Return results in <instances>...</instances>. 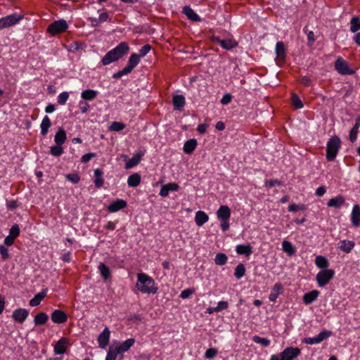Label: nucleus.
<instances>
[{"mask_svg":"<svg viewBox=\"0 0 360 360\" xmlns=\"http://www.w3.org/2000/svg\"><path fill=\"white\" fill-rule=\"evenodd\" d=\"M129 51V46L127 42L122 41L116 47L109 51L102 58L103 65H108L122 58Z\"/></svg>","mask_w":360,"mask_h":360,"instance_id":"obj_1","label":"nucleus"},{"mask_svg":"<svg viewBox=\"0 0 360 360\" xmlns=\"http://www.w3.org/2000/svg\"><path fill=\"white\" fill-rule=\"evenodd\" d=\"M136 287L142 293L155 294L158 291L155 281L144 273L137 274Z\"/></svg>","mask_w":360,"mask_h":360,"instance_id":"obj_2","label":"nucleus"},{"mask_svg":"<svg viewBox=\"0 0 360 360\" xmlns=\"http://www.w3.org/2000/svg\"><path fill=\"white\" fill-rule=\"evenodd\" d=\"M341 141L337 136L331 137L326 147V159L328 161H333L340 148Z\"/></svg>","mask_w":360,"mask_h":360,"instance_id":"obj_3","label":"nucleus"},{"mask_svg":"<svg viewBox=\"0 0 360 360\" xmlns=\"http://www.w3.org/2000/svg\"><path fill=\"white\" fill-rule=\"evenodd\" d=\"M300 352L298 347H289L278 354L271 355L270 360H293Z\"/></svg>","mask_w":360,"mask_h":360,"instance_id":"obj_4","label":"nucleus"},{"mask_svg":"<svg viewBox=\"0 0 360 360\" xmlns=\"http://www.w3.org/2000/svg\"><path fill=\"white\" fill-rule=\"evenodd\" d=\"M335 275V271L330 269H326L319 271L316 276L318 285L323 287L326 285Z\"/></svg>","mask_w":360,"mask_h":360,"instance_id":"obj_5","label":"nucleus"},{"mask_svg":"<svg viewBox=\"0 0 360 360\" xmlns=\"http://www.w3.org/2000/svg\"><path fill=\"white\" fill-rule=\"evenodd\" d=\"M68 28V25L65 20H56L51 22L47 27V32L51 35L65 32Z\"/></svg>","mask_w":360,"mask_h":360,"instance_id":"obj_6","label":"nucleus"},{"mask_svg":"<svg viewBox=\"0 0 360 360\" xmlns=\"http://www.w3.org/2000/svg\"><path fill=\"white\" fill-rule=\"evenodd\" d=\"M335 68L340 75H352L354 74L355 71L349 67L348 63L342 57H338L335 62Z\"/></svg>","mask_w":360,"mask_h":360,"instance_id":"obj_7","label":"nucleus"},{"mask_svg":"<svg viewBox=\"0 0 360 360\" xmlns=\"http://www.w3.org/2000/svg\"><path fill=\"white\" fill-rule=\"evenodd\" d=\"M332 335L330 330H324L321 331L316 337L314 338H306L304 342L309 345L318 344L326 340Z\"/></svg>","mask_w":360,"mask_h":360,"instance_id":"obj_8","label":"nucleus"},{"mask_svg":"<svg viewBox=\"0 0 360 360\" xmlns=\"http://www.w3.org/2000/svg\"><path fill=\"white\" fill-rule=\"evenodd\" d=\"M22 18L23 15L14 13L0 18V20L4 28H6L17 24Z\"/></svg>","mask_w":360,"mask_h":360,"instance_id":"obj_9","label":"nucleus"},{"mask_svg":"<svg viewBox=\"0 0 360 360\" xmlns=\"http://www.w3.org/2000/svg\"><path fill=\"white\" fill-rule=\"evenodd\" d=\"M212 40L214 42L218 43L220 46L226 50H230L238 46V43L232 39H221L218 36H213Z\"/></svg>","mask_w":360,"mask_h":360,"instance_id":"obj_10","label":"nucleus"},{"mask_svg":"<svg viewBox=\"0 0 360 360\" xmlns=\"http://www.w3.org/2000/svg\"><path fill=\"white\" fill-rule=\"evenodd\" d=\"M110 338V331L108 327H105L97 338L98 347L105 349L109 345Z\"/></svg>","mask_w":360,"mask_h":360,"instance_id":"obj_11","label":"nucleus"},{"mask_svg":"<svg viewBox=\"0 0 360 360\" xmlns=\"http://www.w3.org/2000/svg\"><path fill=\"white\" fill-rule=\"evenodd\" d=\"M29 311L24 308H18L13 311L12 318L14 321L22 323L28 317Z\"/></svg>","mask_w":360,"mask_h":360,"instance_id":"obj_12","label":"nucleus"},{"mask_svg":"<svg viewBox=\"0 0 360 360\" xmlns=\"http://www.w3.org/2000/svg\"><path fill=\"white\" fill-rule=\"evenodd\" d=\"M51 320L55 323H63L68 321V316L65 311L55 309L51 314Z\"/></svg>","mask_w":360,"mask_h":360,"instance_id":"obj_13","label":"nucleus"},{"mask_svg":"<svg viewBox=\"0 0 360 360\" xmlns=\"http://www.w3.org/2000/svg\"><path fill=\"white\" fill-rule=\"evenodd\" d=\"M134 338H129L113 349L117 354H122L127 352L134 345Z\"/></svg>","mask_w":360,"mask_h":360,"instance_id":"obj_14","label":"nucleus"},{"mask_svg":"<svg viewBox=\"0 0 360 360\" xmlns=\"http://www.w3.org/2000/svg\"><path fill=\"white\" fill-rule=\"evenodd\" d=\"M69 345V340L67 338H60L54 347V352L56 354H63L66 352Z\"/></svg>","mask_w":360,"mask_h":360,"instance_id":"obj_15","label":"nucleus"},{"mask_svg":"<svg viewBox=\"0 0 360 360\" xmlns=\"http://www.w3.org/2000/svg\"><path fill=\"white\" fill-rule=\"evenodd\" d=\"M276 53L278 63H283L286 56V50L283 41H278L276 43Z\"/></svg>","mask_w":360,"mask_h":360,"instance_id":"obj_16","label":"nucleus"},{"mask_svg":"<svg viewBox=\"0 0 360 360\" xmlns=\"http://www.w3.org/2000/svg\"><path fill=\"white\" fill-rule=\"evenodd\" d=\"M127 205V203L125 200L122 199H117L114 201L111 204H110L108 207V211L109 212H116L120 210L125 208Z\"/></svg>","mask_w":360,"mask_h":360,"instance_id":"obj_17","label":"nucleus"},{"mask_svg":"<svg viewBox=\"0 0 360 360\" xmlns=\"http://www.w3.org/2000/svg\"><path fill=\"white\" fill-rule=\"evenodd\" d=\"M351 221L354 226H360V207L359 205H354L352 211Z\"/></svg>","mask_w":360,"mask_h":360,"instance_id":"obj_18","label":"nucleus"},{"mask_svg":"<svg viewBox=\"0 0 360 360\" xmlns=\"http://www.w3.org/2000/svg\"><path fill=\"white\" fill-rule=\"evenodd\" d=\"M182 12L189 20L193 22L201 21L200 17L189 6H184Z\"/></svg>","mask_w":360,"mask_h":360,"instance_id":"obj_19","label":"nucleus"},{"mask_svg":"<svg viewBox=\"0 0 360 360\" xmlns=\"http://www.w3.org/2000/svg\"><path fill=\"white\" fill-rule=\"evenodd\" d=\"M217 218L219 220L229 219L231 217V210L227 205H221L217 212Z\"/></svg>","mask_w":360,"mask_h":360,"instance_id":"obj_20","label":"nucleus"},{"mask_svg":"<svg viewBox=\"0 0 360 360\" xmlns=\"http://www.w3.org/2000/svg\"><path fill=\"white\" fill-rule=\"evenodd\" d=\"M345 203V199L342 195H338L335 198L330 199L327 203L328 207L340 208Z\"/></svg>","mask_w":360,"mask_h":360,"instance_id":"obj_21","label":"nucleus"},{"mask_svg":"<svg viewBox=\"0 0 360 360\" xmlns=\"http://www.w3.org/2000/svg\"><path fill=\"white\" fill-rule=\"evenodd\" d=\"M140 61V56H139L137 53H132L131 54L130 57L128 60V63L124 67L129 72H131L133 69L139 64Z\"/></svg>","mask_w":360,"mask_h":360,"instance_id":"obj_22","label":"nucleus"},{"mask_svg":"<svg viewBox=\"0 0 360 360\" xmlns=\"http://www.w3.org/2000/svg\"><path fill=\"white\" fill-rule=\"evenodd\" d=\"M319 291L317 290H313L307 293H305L303 296V302L305 304H311L314 302L318 296L319 295Z\"/></svg>","mask_w":360,"mask_h":360,"instance_id":"obj_23","label":"nucleus"},{"mask_svg":"<svg viewBox=\"0 0 360 360\" xmlns=\"http://www.w3.org/2000/svg\"><path fill=\"white\" fill-rule=\"evenodd\" d=\"M47 289H43L40 292L37 293L30 301V305L32 307L38 306L41 301L46 296Z\"/></svg>","mask_w":360,"mask_h":360,"instance_id":"obj_24","label":"nucleus"},{"mask_svg":"<svg viewBox=\"0 0 360 360\" xmlns=\"http://www.w3.org/2000/svg\"><path fill=\"white\" fill-rule=\"evenodd\" d=\"M209 219L208 215L203 211H198L195 213V221L198 226H202Z\"/></svg>","mask_w":360,"mask_h":360,"instance_id":"obj_25","label":"nucleus"},{"mask_svg":"<svg viewBox=\"0 0 360 360\" xmlns=\"http://www.w3.org/2000/svg\"><path fill=\"white\" fill-rule=\"evenodd\" d=\"M197 147V141L195 139H191L185 142L184 145V151L186 154H191Z\"/></svg>","mask_w":360,"mask_h":360,"instance_id":"obj_26","label":"nucleus"},{"mask_svg":"<svg viewBox=\"0 0 360 360\" xmlns=\"http://www.w3.org/2000/svg\"><path fill=\"white\" fill-rule=\"evenodd\" d=\"M142 158L141 153H136L133 155L125 164V169H131L136 166L141 161Z\"/></svg>","mask_w":360,"mask_h":360,"instance_id":"obj_27","label":"nucleus"},{"mask_svg":"<svg viewBox=\"0 0 360 360\" xmlns=\"http://www.w3.org/2000/svg\"><path fill=\"white\" fill-rule=\"evenodd\" d=\"M49 320V316L45 312L38 313L34 319L35 326H42L46 323Z\"/></svg>","mask_w":360,"mask_h":360,"instance_id":"obj_28","label":"nucleus"},{"mask_svg":"<svg viewBox=\"0 0 360 360\" xmlns=\"http://www.w3.org/2000/svg\"><path fill=\"white\" fill-rule=\"evenodd\" d=\"M98 96V91L93 89H86L82 92L81 97L85 101H93Z\"/></svg>","mask_w":360,"mask_h":360,"instance_id":"obj_29","label":"nucleus"},{"mask_svg":"<svg viewBox=\"0 0 360 360\" xmlns=\"http://www.w3.org/2000/svg\"><path fill=\"white\" fill-rule=\"evenodd\" d=\"M354 247V243L350 240H343L339 243V248L346 253H349Z\"/></svg>","mask_w":360,"mask_h":360,"instance_id":"obj_30","label":"nucleus"},{"mask_svg":"<svg viewBox=\"0 0 360 360\" xmlns=\"http://www.w3.org/2000/svg\"><path fill=\"white\" fill-rule=\"evenodd\" d=\"M103 172L101 169H96L94 170V184L96 188H101L104 184V179H103Z\"/></svg>","mask_w":360,"mask_h":360,"instance_id":"obj_31","label":"nucleus"},{"mask_svg":"<svg viewBox=\"0 0 360 360\" xmlns=\"http://www.w3.org/2000/svg\"><path fill=\"white\" fill-rule=\"evenodd\" d=\"M51 120L49 119V117L46 115L41 122V134L42 136H46L49 131V127H51Z\"/></svg>","mask_w":360,"mask_h":360,"instance_id":"obj_32","label":"nucleus"},{"mask_svg":"<svg viewBox=\"0 0 360 360\" xmlns=\"http://www.w3.org/2000/svg\"><path fill=\"white\" fill-rule=\"evenodd\" d=\"M67 139L66 132L64 129H60L56 134L54 141L57 145H62Z\"/></svg>","mask_w":360,"mask_h":360,"instance_id":"obj_33","label":"nucleus"},{"mask_svg":"<svg viewBox=\"0 0 360 360\" xmlns=\"http://www.w3.org/2000/svg\"><path fill=\"white\" fill-rule=\"evenodd\" d=\"M141 183V176L138 173L130 175L127 179V184L130 187H136Z\"/></svg>","mask_w":360,"mask_h":360,"instance_id":"obj_34","label":"nucleus"},{"mask_svg":"<svg viewBox=\"0 0 360 360\" xmlns=\"http://www.w3.org/2000/svg\"><path fill=\"white\" fill-rule=\"evenodd\" d=\"M236 250L238 255L249 256L252 253V247L250 245H238Z\"/></svg>","mask_w":360,"mask_h":360,"instance_id":"obj_35","label":"nucleus"},{"mask_svg":"<svg viewBox=\"0 0 360 360\" xmlns=\"http://www.w3.org/2000/svg\"><path fill=\"white\" fill-rule=\"evenodd\" d=\"M283 250L286 252L289 256L295 255L296 250L292 243L288 240H283L282 243Z\"/></svg>","mask_w":360,"mask_h":360,"instance_id":"obj_36","label":"nucleus"},{"mask_svg":"<svg viewBox=\"0 0 360 360\" xmlns=\"http://www.w3.org/2000/svg\"><path fill=\"white\" fill-rule=\"evenodd\" d=\"M172 102L175 108L180 109L185 105V98L182 95H176L173 97Z\"/></svg>","mask_w":360,"mask_h":360,"instance_id":"obj_37","label":"nucleus"},{"mask_svg":"<svg viewBox=\"0 0 360 360\" xmlns=\"http://www.w3.org/2000/svg\"><path fill=\"white\" fill-rule=\"evenodd\" d=\"M316 265L320 269H326L329 266L328 260L323 256H317L315 259Z\"/></svg>","mask_w":360,"mask_h":360,"instance_id":"obj_38","label":"nucleus"},{"mask_svg":"<svg viewBox=\"0 0 360 360\" xmlns=\"http://www.w3.org/2000/svg\"><path fill=\"white\" fill-rule=\"evenodd\" d=\"M98 269L100 271L101 276L104 279H108L111 276L110 270L108 266H107L103 263H100L98 265Z\"/></svg>","mask_w":360,"mask_h":360,"instance_id":"obj_39","label":"nucleus"},{"mask_svg":"<svg viewBox=\"0 0 360 360\" xmlns=\"http://www.w3.org/2000/svg\"><path fill=\"white\" fill-rule=\"evenodd\" d=\"M291 103L292 106L295 109H300L303 108V103L300 97L296 94H292L291 95Z\"/></svg>","mask_w":360,"mask_h":360,"instance_id":"obj_40","label":"nucleus"},{"mask_svg":"<svg viewBox=\"0 0 360 360\" xmlns=\"http://www.w3.org/2000/svg\"><path fill=\"white\" fill-rule=\"evenodd\" d=\"M350 31L352 32H356L360 30V19L357 16H354L351 19L350 21Z\"/></svg>","mask_w":360,"mask_h":360,"instance_id":"obj_41","label":"nucleus"},{"mask_svg":"<svg viewBox=\"0 0 360 360\" xmlns=\"http://www.w3.org/2000/svg\"><path fill=\"white\" fill-rule=\"evenodd\" d=\"M228 260L227 256L224 253H217L214 258V262L217 265H224Z\"/></svg>","mask_w":360,"mask_h":360,"instance_id":"obj_42","label":"nucleus"},{"mask_svg":"<svg viewBox=\"0 0 360 360\" xmlns=\"http://www.w3.org/2000/svg\"><path fill=\"white\" fill-rule=\"evenodd\" d=\"M359 127H360V125H359V124L355 123L354 127L350 130L349 140L352 143L355 142L357 139V135L359 133Z\"/></svg>","mask_w":360,"mask_h":360,"instance_id":"obj_43","label":"nucleus"},{"mask_svg":"<svg viewBox=\"0 0 360 360\" xmlns=\"http://www.w3.org/2000/svg\"><path fill=\"white\" fill-rule=\"evenodd\" d=\"M64 150L61 145H56L51 147V154L55 157H59L63 153Z\"/></svg>","mask_w":360,"mask_h":360,"instance_id":"obj_44","label":"nucleus"},{"mask_svg":"<svg viewBox=\"0 0 360 360\" xmlns=\"http://www.w3.org/2000/svg\"><path fill=\"white\" fill-rule=\"evenodd\" d=\"M252 340L255 343L261 344L264 347H268L270 345V342H271L270 340H269L268 338H261V337L257 336V335H255L252 338Z\"/></svg>","mask_w":360,"mask_h":360,"instance_id":"obj_45","label":"nucleus"},{"mask_svg":"<svg viewBox=\"0 0 360 360\" xmlns=\"http://www.w3.org/2000/svg\"><path fill=\"white\" fill-rule=\"evenodd\" d=\"M245 266L243 264H239L235 269L234 276L239 279L245 275Z\"/></svg>","mask_w":360,"mask_h":360,"instance_id":"obj_46","label":"nucleus"},{"mask_svg":"<svg viewBox=\"0 0 360 360\" xmlns=\"http://www.w3.org/2000/svg\"><path fill=\"white\" fill-rule=\"evenodd\" d=\"M125 128V124L120 122H112L110 130L113 131H120Z\"/></svg>","mask_w":360,"mask_h":360,"instance_id":"obj_47","label":"nucleus"},{"mask_svg":"<svg viewBox=\"0 0 360 360\" xmlns=\"http://www.w3.org/2000/svg\"><path fill=\"white\" fill-rule=\"evenodd\" d=\"M65 179L75 184L80 181V176L77 173L68 174L65 176Z\"/></svg>","mask_w":360,"mask_h":360,"instance_id":"obj_48","label":"nucleus"},{"mask_svg":"<svg viewBox=\"0 0 360 360\" xmlns=\"http://www.w3.org/2000/svg\"><path fill=\"white\" fill-rule=\"evenodd\" d=\"M306 209V206L304 205H297V204H291L288 206V211L295 212L299 210L303 211Z\"/></svg>","mask_w":360,"mask_h":360,"instance_id":"obj_49","label":"nucleus"},{"mask_svg":"<svg viewBox=\"0 0 360 360\" xmlns=\"http://www.w3.org/2000/svg\"><path fill=\"white\" fill-rule=\"evenodd\" d=\"M69 98V94L66 91L60 93L58 96V103L64 105Z\"/></svg>","mask_w":360,"mask_h":360,"instance_id":"obj_50","label":"nucleus"},{"mask_svg":"<svg viewBox=\"0 0 360 360\" xmlns=\"http://www.w3.org/2000/svg\"><path fill=\"white\" fill-rule=\"evenodd\" d=\"M20 227L18 224H14L10 229L9 235L16 238L20 235Z\"/></svg>","mask_w":360,"mask_h":360,"instance_id":"obj_51","label":"nucleus"},{"mask_svg":"<svg viewBox=\"0 0 360 360\" xmlns=\"http://www.w3.org/2000/svg\"><path fill=\"white\" fill-rule=\"evenodd\" d=\"M117 354H118L113 348L110 347L107 356L105 357V360H116Z\"/></svg>","mask_w":360,"mask_h":360,"instance_id":"obj_52","label":"nucleus"},{"mask_svg":"<svg viewBox=\"0 0 360 360\" xmlns=\"http://www.w3.org/2000/svg\"><path fill=\"white\" fill-rule=\"evenodd\" d=\"M151 46L150 44H145L143 46H142L139 50V54L141 57L145 56L147 53H149V51L151 50Z\"/></svg>","mask_w":360,"mask_h":360,"instance_id":"obj_53","label":"nucleus"},{"mask_svg":"<svg viewBox=\"0 0 360 360\" xmlns=\"http://www.w3.org/2000/svg\"><path fill=\"white\" fill-rule=\"evenodd\" d=\"M217 354V349L215 348H209L205 353V356L207 359L214 358Z\"/></svg>","mask_w":360,"mask_h":360,"instance_id":"obj_54","label":"nucleus"},{"mask_svg":"<svg viewBox=\"0 0 360 360\" xmlns=\"http://www.w3.org/2000/svg\"><path fill=\"white\" fill-rule=\"evenodd\" d=\"M195 290L192 288H187L186 290H184L181 294L180 297L182 299H186L190 297L193 293H194Z\"/></svg>","mask_w":360,"mask_h":360,"instance_id":"obj_55","label":"nucleus"},{"mask_svg":"<svg viewBox=\"0 0 360 360\" xmlns=\"http://www.w3.org/2000/svg\"><path fill=\"white\" fill-rule=\"evenodd\" d=\"M0 255L3 260H6L9 257L8 249L2 245H0Z\"/></svg>","mask_w":360,"mask_h":360,"instance_id":"obj_56","label":"nucleus"},{"mask_svg":"<svg viewBox=\"0 0 360 360\" xmlns=\"http://www.w3.org/2000/svg\"><path fill=\"white\" fill-rule=\"evenodd\" d=\"M281 182L278 181V179H274V180H266L265 181V186L268 188H271L275 186H281Z\"/></svg>","mask_w":360,"mask_h":360,"instance_id":"obj_57","label":"nucleus"},{"mask_svg":"<svg viewBox=\"0 0 360 360\" xmlns=\"http://www.w3.org/2000/svg\"><path fill=\"white\" fill-rule=\"evenodd\" d=\"M130 72L127 70L125 68H124L122 70L118 71L117 72L113 74L112 77L114 79H120L124 75H126L127 74H129Z\"/></svg>","mask_w":360,"mask_h":360,"instance_id":"obj_58","label":"nucleus"},{"mask_svg":"<svg viewBox=\"0 0 360 360\" xmlns=\"http://www.w3.org/2000/svg\"><path fill=\"white\" fill-rule=\"evenodd\" d=\"M216 307L218 312L226 309L229 307V302L226 301H220L218 302Z\"/></svg>","mask_w":360,"mask_h":360,"instance_id":"obj_59","label":"nucleus"},{"mask_svg":"<svg viewBox=\"0 0 360 360\" xmlns=\"http://www.w3.org/2000/svg\"><path fill=\"white\" fill-rule=\"evenodd\" d=\"M232 96L230 94H226L221 99V103L222 105H227L231 102Z\"/></svg>","mask_w":360,"mask_h":360,"instance_id":"obj_60","label":"nucleus"},{"mask_svg":"<svg viewBox=\"0 0 360 360\" xmlns=\"http://www.w3.org/2000/svg\"><path fill=\"white\" fill-rule=\"evenodd\" d=\"M168 188V191H177L179 189V186L176 183H168L165 184Z\"/></svg>","mask_w":360,"mask_h":360,"instance_id":"obj_61","label":"nucleus"},{"mask_svg":"<svg viewBox=\"0 0 360 360\" xmlns=\"http://www.w3.org/2000/svg\"><path fill=\"white\" fill-rule=\"evenodd\" d=\"M300 82L305 86H309L311 84V80L309 77L303 76L300 79Z\"/></svg>","mask_w":360,"mask_h":360,"instance_id":"obj_62","label":"nucleus"},{"mask_svg":"<svg viewBox=\"0 0 360 360\" xmlns=\"http://www.w3.org/2000/svg\"><path fill=\"white\" fill-rule=\"evenodd\" d=\"M95 156L94 153H86L82 155L81 160L83 163L88 162L92 158Z\"/></svg>","mask_w":360,"mask_h":360,"instance_id":"obj_63","label":"nucleus"},{"mask_svg":"<svg viewBox=\"0 0 360 360\" xmlns=\"http://www.w3.org/2000/svg\"><path fill=\"white\" fill-rule=\"evenodd\" d=\"M15 239V238L14 237L11 236V235H8L4 239V244L6 245L7 246H11L14 243Z\"/></svg>","mask_w":360,"mask_h":360,"instance_id":"obj_64","label":"nucleus"}]
</instances>
